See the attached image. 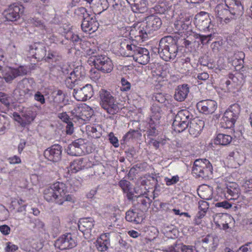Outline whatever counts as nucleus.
I'll use <instances>...</instances> for the list:
<instances>
[{
  "instance_id": "obj_1",
  "label": "nucleus",
  "mask_w": 252,
  "mask_h": 252,
  "mask_svg": "<svg viewBox=\"0 0 252 252\" xmlns=\"http://www.w3.org/2000/svg\"><path fill=\"white\" fill-rule=\"evenodd\" d=\"M99 96L100 106L109 114H115L121 109L116 98L110 92L104 89H101L99 92Z\"/></svg>"
},
{
  "instance_id": "obj_2",
  "label": "nucleus",
  "mask_w": 252,
  "mask_h": 252,
  "mask_svg": "<svg viewBox=\"0 0 252 252\" xmlns=\"http://www.w3.org/2000/svg\"><path fill=\"white\" fill-rule=\"evenodd\" d=\"M65 184L57 182L46 188L43 192L44 197L48 202L55 201L59 205L63 204V195Z\"/></svg>"
},
{
  "instance_id": "obj_3",
  "label": "nucleus",
  "mask_w": 252,
  "mask_h": 252,
  "mask_svg": "<svg viewBox=\"0 0 252 252\" xmlns=\"http://www.w3.org/2000/svg\"><path fill=\"white\" fill-rule=\"evenodd\" d=\"M192 171L198 178L208 179L212 175L213 167L208 160L198 159L194 162Z\"/></svg>"
},
{
  "instance_id": "obj_4",
  "label": "nucleus",
  "mask_w": 252,
  "mask_h": 252,
  "mask_svg": "<svg viewBox=\"0 0 252 252\" xmlns=\"http://www.w3.org/2000/svg\"><path fill=\"white\" fill-rule=\"evenodd\" d=\"M193 116L187 110L179 111L176 115L172 124L173 129L177 132H181L188 128Z\"/></svg>"
},
{
  "instance_id": "obj_5",
  "label": "nucleus",
  "mask_w": 252,
  "mask_h": 252,
  "mask_svg": "<svg viewBox=\"0 0 252 252\" xmlns=\"http://www.w3.org/2000/svg\"><path fill=\"white\" fill-rule=\"evenodd\" d=\"M240 112V106L235 103L231 105L224 112L221 119V125L224 128H230L232 127Z\"/></svg>"
},
{
  "instance_id": "obj_6",
  "label": "nucleus",
  "mask_w": 252,
  "mask_h": 252,
  "mask_svg": "<svg viewBox=\"0 0 252 252\" xmlns=\"http://www.w3.org/2000/svg\"><path fill=\"white\" fill-rule=\"evenodd\" d=\"M121 31L122 32L126 31V33L127 32L131 38H135L137 40L144 41L150 35L143 22L135 23L131 27H122Z\"/></svg>"
},
{
  "instance_id": "obj_7",
  "label": "nucleus",
  "mask_w": 252,
  "mask_h": 252,
  "mask_svg": "<svg viewBox=\"0 0 252 252\" xmlns=\"http://www.w3.org/2000/svg\"><path fill=\"white\" fill-rule=\"evenodd\" d=\"M97 70L103 73H109L113 68L112 61L108 57L104 55L93 56L90 59Z\"/></svg>"
},
{
  "instance_id": "obj_8",
  "label": "nucleus",
  "mask_w": 252,
  "mask_h": 252,
  "mask_svg": "<svg viewBox=\"0 0 252 252\" xmlns=\"http://www.w3.org/2000/svg\"><path fill=\"white\" fill-rule=\"evenodd\" d=\"M224 191L231 197L229 200H237L236 203L238 205L241 206L247 203V200L244 199L243 196H240V190L237 184L230 183L227 186ZM227 196L228 197V196Z\"/></svg>"
},
{
  "instance_id": "obj_9",
  "label": "nucleus",
  "mask_w": 252,
  "mask_h": 252,
  "mask_svg": "<svg viewBox=\"0 0 252 252\" xmlns=\"http://www.w3.org/2000/svg\"><path fill=\"white\" fill-rule=\"evenodd\" d=\"M86 148L85 140L83 139H78L68 145L66 149L68 155L72 156H80L85 154Z\"/></svg>"
},
{
  "instance_id": "obj_10",
  "label": "nucleus",
  "mask_w": 252,
  "mask_h": 252,
  "mask_svg": "<svg viewBox=\"0 0 252 252\" xmlns=\"http://www.w3.org/2000/svg\"><path fill=\"white\" fill-rule=\"evenodd\" d=\"M93 94L92 86L91 84H86L80 89H74L73 95L77 100L84 101L91 98L93 95Z\"/></svg>"
},
{
  "instance_id": "obj_11",
  "label": "nucleus",
  "mask_w": 252,
  "mask_h": 252,
  "mask_svg": "<svg viewBox=\"0 0 252 252\" xmlns=\"http://www.w3.org/2000/svg\"><path fill=\"white\" fill-rule=\"evenodd\" d=\"M23 8L22 5L11 4L3 11V14L7 21L14 22L20 18Z\"/></svg>"
},
{
  "instance_id": "obj_12",
  "label": "nucleus",
  "mask_w": 252,
  "mask_h": 252,
  "mask_svg": "<svg viewBox=\"0 0 252 252\" xmlns=\"http://www.w3.org/2000/svg\"><path fill=\"white\" fill-rule=\"evenodd\" d=\"M62 153V147L59 144H55L45 150L44 156L51 161L58 162L61 159Z\"/></svg>"
},
{
  "instance_id": "obj_13",
  "label": "nucleus",
  "mask_w": 252,
  "mask_h": 252,
  "mask_svg": "<svg viewBox=\"0 0 252 252\" xmlns=\"http://www.w3.org/2000/svg\"><path fill=\"white\" fill-rule=\"evenodd\" d=\"M194 22L196 27L201 31L209 32L211 29H213L211 28V19L206 13L196 15Z\"/></svg>"
},
{
  "instance_id": "obj_14",
  "label": "nucleus",
  "mask_w": 252,
  "mask_h": 252,
  "mask_svg": "<svg viewBox=\"0 0 252 252\" xmlns=\"http://www.w3.org/2000/svg\"><path fill=\"white\" fill-rule=\"evenodd\" d=\"M178 40L177 38H173L171 36H164L159 41L158 51H161L162 52L164 50L165 53L167 54V49L168 50L170 49L172 52L175 51V46H178Z\"/></svg>"
},
{
  "instance_id": "obj_15",
  "label": "nucleus",
  "mask_w": 252,
  "mask_h": 252,
  "mask_svg": "<svg viewBox=\"0 0 252 252\" xmlns=\"http://www.w3.org/2000/svg\"><path fill=\"white\" fill-rule=\"evenodd\" d=\"M29 52L33 58L40 61L44 60L47 50L44 43L37 42L30 46Z\"/></svg>"
},
{
  "instance_id": "obj_16",
  "label": "nucleus",
  "mask_w": 252,
  "mask_h": 252,
  "mask_svg": "<svg viewBox=\"0 0 252 252\" xmlns=\"http://www.w3.org/2000/svg\"><path fill=\"white\" fill-rule=\"evenodd\" d=\"M61 250H66L74 248L76 245L75 238L70 233H67L61 236L56 242Z\"/></svg>"
},
{
  "instance_id": "obj_17",
  "label": "nucleus",
  "mask_w": 252,
  "mask_h": 252,
  "mask_svg": "<svg viewBox=\"0 0 252 252\" xmlns=\"http://www.w3.org/2000/svg\"><path fill=\"white\" fill-rule=\"evenodd\" d=\"M145 22H143L149 34L154 31L158 30L161 25L162 22L160 18L155 15H152L147 17Z\"/></svg>"
},
{
  "instance_id": "obj_18",
  "label": "nucleus",
  "mask_w": 252,
  "mask_h": 252,
  "mask_svg": "<svg viewBox=\"0 0 252 252\" xmlns=\"http://www.w3.org/2000/svg\"><path fill=\"white\" fill-rule=\"evenodd\" d=\"M98 25L95 16L90 14L82 21L81 28L85 32L93 33L97 30Z\"/></svg>"
},
{
  "instance_id": "obj_19",
  "label": "nucleus",
  "mask_w": 252,
  "mask_h": 252,
  "mask_svg": "<svg viewBox=\"0 0 252 252\" xmlns=\"http://www.w3.org/2000/svg\"><path fill=\"white\" fill-rule=\"evenodd\" d=\"M131 57L135 62L141 64H146L150 60L149 51L139 46H137Z\"/></svg>"
},
{
  "instance_id": "obj_20",
  "label": "nucleus",
  "mask_w": 252,
  "mask_h": 252,
  "mask_svg": "<svg viewBox=\"0 0 252 252\" xmlns=\"http://www.w3.org/2000/svg\"><path fill=\"white\" fill-rule=\"evenodd\" d=\"M36 115V112L33 107H29L23 110L21 115L17 114L23 126L31 124L34 120Z\"/></svg>"
},
{
  "instance_id": "obj_21",
  "label": "nucleus",
  "mask_w": 252,
  "mask_h": 252,
  "mask_svg": "<svg viewBox=\"0 0 252 252\" xmlns=\"http://www.w3.org/2000/svg\"><path fill=\"white\" fill-rule=\"evenodd\" d=\"M196 107L199 111L202 113L212 114L217 108V103L211 99L203 100L197 103Z\"/></svg>"
},
{
  "instance_id": "obj_22",
  "label": "nucleus",
  "mask_w": 252,
  "mask_h": 252,
  "mask_svg": "<svg viewBox=\"0 0 252 252\" xmlns=\"http://www.w3.org/2000/svg\"><path fill=\"white\" fill-rule=\"evenodd\" d=\"M137 46L130 40L124 39L120 43L119 51L122 56L131 57Z\"/></svg>"
},
{
  "instance_id": "obj_23",
  "label": "nucleus",
  "mask_w": 252,
  "mask_h": 252,
  "mask_svg": "<svg viewBox=\"0 0 252 252\" xmlns=\"http://www.w3.org/2000/svg\"><path fill=\"white\" fill-rule=\"evenodd\" d=\"M191 21L189 17L181 18L177 20L174 23V26L176 32H184L191 31Z\"/></svg>"
},
{
  "instance_id": "obj_24",
  "label": "nucleus",
  "mask_w": 252,
  "mask_h": 252,
  "mask_svg": "<svg viewBox=\"0 0 252 252\" xmlns=\"http://www.w3.org/2000/svg\"><path fill=\"white\" fill-rule=\"evenodd\" d=\"M79 230L84 235H90L92 228L94 226V220L91 218H83L80 220L78 224Z\"/></svg>"
},
{
  "instance_id": "obj_25",
  "label": "nucleus",
  "mask_w": 252,
  "mask_h": 252,
  "mask_svg": "<svg viewBox=\"0 0 252 252\" xmlns=\"http://www.w3.org/2000/svg\"><path fill=\"white\" fill-rule=\"evenodd\" d=\"M215 11L217 13V17L220 21H223L226 23H227L230 21V19H233V17L230 16L228 6L227 5H217Z\"/></svg>"
},
{
  "instance_id": "obj_26",
  "label": "nucleus",
  "mask_w": 252,
  "mask_h": 252,
  "mask_svg": "<svg viewBox=\"0 0 252 252\" xmlns=\"http://www.w3.org/2000/svg\"><path fill=\"white\" fill-rule=\"evenodd\" d=\"M109 233L101 234L97 238L95 242V246L97 250L99 252H105L110 245Z\"/></svg>"
},
{
  "instance_id": "obj_27",
  "label": "nucleus",
  "mask_w": 252,
  "mask_h": 252,
  "mask_svg": "<svg viewBox=\"0 0 252 252\" xmlns=\"http://www.w3.org/2000/svg\"><path fill=\"white\" fill-rule=\"evenodd\" d=\"M203 126V121L199 119H192L188 127L189 128V132L190 135L196 137L201 131Z\"/></svg>"
},
{
  "instance_id": "obj_28",
  "label": "nucleus",
  "mask_w": 252,
  "mask_h": 252,
  "mask_svg": "<svg viewBox=\"0 0 252 252\" xmlns=\"http://www.w3.org/2000/svg\"><path fill=\"white\" fill-rule=\"evenodd\" d=\"M71 114L72 119H81L84 121L91 117V116L86 110V108L82 106H77L75 107L71 111Z\"/></svg>"
},
{
  "instance_id": "obj_29",
  "label": "nucleus",
  "mask_w": 252,
  "mask_h": 252,
  "mask_svg": "<svg viewBox=\"0 0 252 252\" xmlns=\"http://www.w3.org/2000/svg\"><path fill=\"white\" fill-rule=\"evenodd\" d=\"M189 92V88L188 85H179L175 89L174 98L178 101H183L187 98Z\"/></svg>"
},
{
  "instance_id": "obj_30",
  "label": "nucleus",
  "mask_w": 252,
  "mask_h": 252,
  "mask_svg": "<svg viewBox=\"0 0 252 252\" xmlns=\"http://www.w3.org/2000/svg\"><path fill=\"white\" fill-rule=\"evenodd\" d=\"M29 23L33 26L37 27L43 32L50 33L51 30L48 28L43 19L38 17H34L29 19Z\"/></svg>"
},
{
  "instance_id": "obj_31",
  "label": "nucleus",
  "mask_w": 252,
  "mask_h": 252,
  "mask_svg": "<svg viewBox=\"0 0 252 252\" xmlns=\"http://www.w3.org/2000/svg\"><path fill=\"white\" fill-rule=\"evenodd\" d=\"M126 219L129 222H133L136 224L141 223L143 220V217L141 213L129 210L126 213Z\"/></svg>"
},
{
  "instance_id": "obj_32",
  "label": "nucleus",
  "mask_w": 252,
  "mask_h": 252,
  "mask_svg": "<svg viewBox=\"0 0 252 252\" xmlns=\"http://www.w3.org/2000/svg\"><path fill=\"white\" fill-rule=\"evenodd\" d=\"M147 0H137L131 4L132 10L135 13H143L148 10Z\"/></svg>"
},
{
  "instance_id": "obj_33",
  "label": "nucleus",
  "mask_w": 252,
  "mask_h": 252,
  "mask_svg": "<svg viewBox=\"0 0 252 252\" xmlns=\"http://www.w3.org/2000/svg\"><path fill=\"white\" fill-rule=\"evenodd\" d=\"M201 241L203 243L206 244L209 249L211 248L212 250H214L219 244V240L216 235L209 234L203 238Z\"/></svg>"
},
{
  "instance_id": "obj_34",
  "label": "nucleus",
  "mask_w": 252,
  "mask_h": 252,
  "mask_svg": "<svg viewBox=\"0 0 252 252\" xmlns=\"http://www.w3.org/2000/svg\"><path fill=\"white\" fill-rule=\"evenodd\" d=\"M228 9L230 11V16H232L233 19H234L238 16L242 15L243 7L240 1H235L232 4L231 6H228Z\"/></svg>"
},
{
  "instance_id": "obj_35",
  "label": "nucleus",
  "mask_w": 252,
  "mask_h": 252,
  "mask_svg": "<svg viewBox=\"0 0 252 252\" xmlns=\"http://www.w3.org/2000/svg\"><path fill=\"white\" fill-rule=\"evenodd\" d=\"M151 121L156 125H159V121L162 115V111L160 107L156 103L153 104L151 107Z\"/></svg>"
},
{
  "instance_id": "obj_36",
  "label": "nucleus",
  "mask_w": 252,
  "mask_h": 252,
  "mask_svg": "<svg viewBox=\"0 0 252 252\" xmlns=\"http://www.w3.org/2000/svg\"><path fill=\"white\" fill-rule=\"evenodd\" d=\"M166 52H168V53L166 54L164 51V50L161 52V51H158V53L159 54L160 57L165 61L168 62L170 61L171 60H173L175 59L177 53H178V46H175V51H171V49L168 50Z\"/></svg>"
},
{
  "instance_id": "obj_37",
  "label": "nucleus",
  "mask_w": 252,
  "mask_h": 252,
  "mask_svg": "<svg viewBox=\"0 0 252 252\" xmlns=\"http://www.w3.org/2000/svg\"><path fill=\"white\" fill-rule=\"evenodd\" d=\"M62 59V56L57 51L49 50L44 60L49 63H57Z\"/></svg>"
},
{
  "instance_id": "obj_38",
  "label": "nucleus",
  "mask_w": 252,
  "mask_h": 252,
  "mask_svg": "<svg viewBox=\"0 0 252 252\" xmlns=\"http://www.w3.org/2000/svg\"><path fill=\"white\" fill-rule=\"evenodd\" d=\"M136 201L142 210L147 209L152 202V200L143 195L136 196Z\"/></svg>"
},
{
  "instance_id": "obj_39",
  "label": "nucleus",
  "mask_w": 252,
  "mask_h": 252,
  "mask_svg": "<svg viewBox=\"0 0 252 252\" xmlns=\"http://www.w3.org/2000/svg\"><path fill=\"white\" fill-rule=\"evenodd\" d=\"M28 87H30V84L29 80L24 78L18 82L16 89L14 91V94L16 97L18 96L20 94H23L24 90Z\"/></svg>"
},
{
  "instance_id": "obj_40",
  "label": "nucleus",
  "mask_w": 252,
  "mask_h": 252,
  "mask_svg": "<svg viewBox=\"0 0 252 252\" xmlns=\"http://www.w3.org/2000/svg\"><path fill=\"white\" fill-rule=\"evenodd\" d=\"M65 97L55 96L53 100V106L58 111L62 110L64 106L67 104L68 100H65Z\"/></svg>"
},
{
  "instance_id": "obj_41",
  "label": "nucleus",
  "mask_w": 252,
  "mask_h": 252,
  "mask_svg": "<svg viewBox=\"0 0 252 252\" xmlns=\"http://www.w3.org/2000/svg\"><path fill=\"white\" fill-rule=\"evenodd\" d=\"M86 160L84 158H79L74 160L70 164L71 170L77 172L84 168L86 166Z\"/></svg>"
},
{
  "instance_id": "obj_42",
  "label": "nucleus",
  "mask_w": 252,
  "mask_h": 252,
  "mask_svg": "<svg viewBox=\"0 0 252 252\" xmlns=\"http://www.w3.org/2000/svg\"><path fill=\"white\" fill-rule=\"evenodd\" d=\"M232 137L230 135L220 133L215 139V143L216 144L227 145L230 143Z\"/></svg>"
},
{
  "instance_id": "obj_43",
  "label": "nucleus",
  "mask_w": 252,
  "mask_h": 252,
  "mask_svg": "<svg viewBox=\"0 0 252 252\" xmlns=\"http://www.w3.org/2000/svg\"><path fill=\"white\" fill-rule=\"evenodd\" d=\"M85 68L82 66H77L70 74L72 78H76L78 82L85 77Z\"/></svg>"
},
{
  "instance_id": "obj_44",
  "label": "nucleus",
  "mask_w": 252,
  "mask_h": 252,
  "mask_svg": "<svg viewBox=\"0 0 252 252\" xmlns=\"http://www.w3.org/2000/svg\"><path fill=\"white\" fill-rule=\"evenodd\" d=\"M3 78L7 83H11L16 77L14 70L11 67H7L2 74Z\"/></svg>"
},
{
  "instance_id": "obj_45",
  "label": "nucleus",
  "mask_w": 252,
  "mask_h": 252,
  "mask_svg": "<svg viewBox=\"0 0 252 252\" xmlns=\"http://www.w3.org/2000/svg\"><path fill=\"white\" fill-rule=\"evenodd\" d=\"M34 91L28 87L24 90L23 94H20L16 97L20 101H24V98H29L33 95Z\"/></svg>"
},
{
  "instance_id": "obj_46",
  "label": "nucleus",
  "mask_w": 252,
  "mask_h": 252,
  "mask_svg": "<svg viewBox=\"0 0 252 252\" xmlns=\"http://www.w3.org/2000/svg\"><path fill=\"white\" fill-rule=\"evenodd\" d=\"M9 125V122L7 119L0 114V135L4 133Z\"/></svg>"
},
{
  "instance_id": "obj_47",
  "label": "nucleus",
  "mask_w": 252,
  "mask_h": 252,
  "mask_svg": "<svg viewBox=\"0 0 252 252\" xmlns=\"http://www.w3.org/2000/svg\"><path fill=\"white\" fill-rule=\"evenodd\" d=\"M245 54L243 52H237L234 55V59L233 60V63L237 65H241L244 62L243 59L244 58Z\"/></svg>"
},
{
  "instance_id": "obj_48",
  "label": "nucleus",
  "mask_w": 252,
  "mask_h": 252,
  "mask_svg": "<svg viewBox=\"0 0 252 252\" xmlns=\"http://www.w3.org/2000/svg\"><path fill=\"white\" fill-rule=\"evenodd\" d=\"M52 230L55 233H59L61 230L60 220L58 217H54L52 221Z\"/></svg>"
},
{
  "instance_id": "obj_49",
  "label": "nucleus",
  "mask_w": 252,
  "mask_h": 252,
  "mask_svg": "<svg viewBox=\"0 0 252 252\" xmlns=\"http://www.w3.org/2000/svg\"><path fill=\"white\" fill-rule=\"evenodd\" d=\"M119 186L121 188L124 192H127L131 190V183L127 180H122L119 182Z\"/></svg>"
},
{
  "instance_id": "obj_50",
  "label": "nucleus",
  "mask_w": 252,
  "mask_h": 252,
  "mask_svg": "<svg viewBox=\"0 0 252 252\" xmlns=\"http://www.w3.org/2000/svg\"><path fill=\"white\" fill-rule=\"evenodd\" d=\"M207 245L201 241L196 243L194 247L197 252H207L208 250H210V249Z\"/></svg>"
},
{
  "instance_id": "obj_51",
  "label": "nucleus",
  "mask_w": 252,
  "mask_h": 252,
  "mask_svg": "<svg viewBox=\"0 0 252 252\" xmlns=\"http://www.w3.org/2000/svg\"><path fill=\"white\" fill-rule=\"evenodd\" d=\"M65 83L68 88L72 89L76 85L78 84V81L76 78H72V75H70L65 79Z\"/></svg>"
},
{
  "instance_id": "obj_52",
  "label": "nucleus",
  "mask_w": 252,
  "mask_h": 252,
  "mask_svg": "<svg viewBox=\"0 0 252 252\" xmlns=\"http://www.w3.org/2000/svg\"><path fill=\"white\" fill-rule=\"evenodd\" d=\"M212 35V33L207 35L199 34L196 35V38L198 39L203 45H204L207 44L211 40Z\"/></svg>"
},
{
  "instance_id": "obj_53",
  "label": "nucleus",
  "mask_w": 252,
  "mask_h": 252,
  "mask_svg": "<svg viewBox=\"0 0 252 252\" xmlns=\"http://www.w3.org/2000/svg\"><path fill=\"white\" fill-rule=\"evenodd\" d=\"M75 14L79 17H81L83 19H85L86 17H88L90 15L86 10V9L83 7H80L77 8L75 11Z\"/></svg>"
},
{
  "instance_id": "obj_54",
  "label": "nucleus",
  "mask_w": 252,
  "mask_h": 252,
  "mask_svg": "<svg viewBox=\"0 0 252 252\" xmlns=\"http://www.w3.org/2000/svg\"><path fill=\"white\" fill-rule=\"evenodd\" d=\"M150 128L147 131V134L148 135L151 136H156L158 134V130L157 129V126L158 125H156L153 122L150 120L149 122Z\"/></svg>"
},
{
  "instance_id": "obj_55",
  "label": "nucleus",
  "mask_w": 252,
  "mask_h": 252,
  "mask_svg": "<svg viewBox=\"0 0 252 252\" xmlns=\"http://www.w3.org/2000/svg\"><path fill=\"white\" fill-rule=\"evenodd\" d=\"M70 39L75 44H80L81 45H86L87 44H90L89 42L83 41L77 34H72L70 36Z\"/></svg>"
},
{
  "instance_id": "obj_56",
  "label": "nucleus",
  "mask_w": 252,
  "mask_h": 252,
  "mask_svg": "<svg viewBox=\"0 0 252 252\" xmlns=\"http://www.w3.org/2000/svg\"><path fill=\"white\" fill-rule=\"evenodd\" d=\"M153 100H155L157 102L160 103H164L166 100L164 94L161 93H157L153 96L152 97Z\"/></svg>"
},
{
  "instance_id": "obj_57",
  "label": "nucleus",
  "mask_w": 252,
  "mask_h": 252,
  "mask_svg": "<svg viewBox=\"0 0 252 252\" xmlns=\"http://www.w3.org/2000/svg\"><path fill=\"white\" fill-rule=\"evenodd\" d=\"M14 70V72H15V75L16 77L19 76H23L27 73V69L26 67L24 66H20L17 68H13Z\"/></svg>"
},
{
  "instance_id": "obj_58",
  "label": "nucleus",
  "mask_w": 252,
  "mask_h": 252,
  "mask_svg": "<svg viewBox=\"0 0 252 252\" xmlns=\"http://www.w3.org/2000/svg\"><path fill=\"white\" fill-rule=\"evenodd\" d=\"M238 252H252V242H248L240 247Z\"/></svg>"
},
{
  "instance_id": "obj_59",
  "label": "nucleus",
  "mask_w": 252,
  "mask_h": 252,
  "mask_svg": "<svg viewBox=\"0 0 252 252\" xmlns=\"http://www.w3.org/2000/svg\"><path fill=\"white\" fill-rule=\"evenodd\" d=\"M215 205L217 207H221L225 209L230 208L232 206V204L226 200L218 202L215 204Z\"/></svg>"
},
{
  "instance_id": "obj_60",
  "label": "nucleus",
  "mask_w": 252,
  "mask_h": 252,
  "mask_svg": "<svg viewBox=\"0 0 252 252\" xmlns=\"http://www.w3.org/2000/svg\"><path fill=\"white\" fill-rule=\"evenodd\" d=\"M228 77L229 78L231 79L234 82H236V80H237L238 78H240L241 80H240L239 83H238L239 85H241L244 82L243 79V75L240 73H237L235 75L229 74Z\"/></svg>"
},
{
  "instance_id": "obj_61",
  "label": "nucleus",
  "mask_w": 252,
  "mask_h": 252,
  "mask_svg": "<svg viewBox=\"0 0 252 252\" xmlns=\"http://www.w3.org/2000/svg\"><path fill=\"white\" fill-rule=\"evenodd\" d=\"M243 188L246 192L252 191V179L246 180L243 185Z\"/></svg>"
},
{
  "instance_id": "obj_62",
  "label": "nucleus",
  "mask_w": 252,
  "mask_h": 252,
  "mask_svg": "<svg viewBox=\"0 0 252 252\" xmlns=\"http://www.w3.org/2000/svg\"><path fill=\"white\" fill-rule=\"evenodd\" d=\"M33 96L34 99L41 104H43L45 103L44 96L40 92H36Z\"/></svg>"
},
{
  "instance_id": "obj_63",
  "label": "nucleus",
  "mask_w": 252,
  "mask_h": 252,
  "mask_svg": "<svg viewBox=\"0 0 252 252\" xmlns=\"http://www.w3.org/2000/svg\"><path fill=\"white\" fill-rule=\"evenodd\" d=\"M9 96L5 93L0 92V102L5 105L8 106L9 105Z\"/></svg>"
},
{
  "instance_id": "obj_64",
  "label": "nucleus",
  "mask_w": 252,
  "mask_h": 252,
  "mask_svg": "<svg viewBox=\"0 0 252 252\" xmlns=\"http://www.w3.org/2000/svg\"><path fill=\"white\" fill-rule=\"evenodd\" d=\"M109 140L110 142L115 147H118L119 146L118 139L114 136L113 132H110L109 134Z\"/></svg>"
}]
</instances>
